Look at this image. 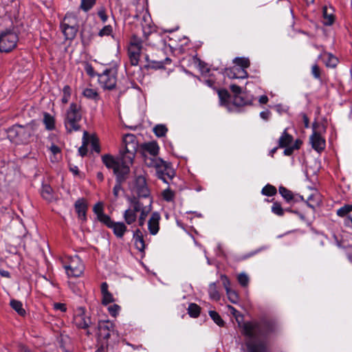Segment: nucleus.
I'll list each match as a JSON object with an SVG mask.
<instances>
[{
  "label": "nucleus",
  "instance_id": "obj_29",
  "mask_svg": "<svg viewBox=\"0 0 352 352\" xmlns=\"http://www.w3.org/2000/svg\"><path fill=\"white\" fill-rule=\"evenodd\" d=\"M251 100L246 97L245 94L242 93L240 95L234 96L233 104L238 107L244 106L250 104Z\"/></svg>",
  "mask_w": 352,
  "mask_h": 352
},
{
  "label": "nucleus",
  "instance_id": "obj_3",
  "mask_svg": "<svg viewBox=\"0 0 352 352\" xmlns=\"http://www.w3.org/2000/svg\"><path fill=\"white\" fill-rule=\"evenodd\" d=\"M91 331L96 337L98 346L96 352H113L118 342V334L115 324L109 320H101L96 326H93Z\"/></svg>",
  "mask_w": 352,
  "mask_h": 352
},
{
  "label": "nucleus",
  "instance_id": "obj_64",
  "mask_svg": "<svg viewBox=\"0 0 352 352\" xmlns=\"http://www.w3.org/2000/svg\"><path fill=\"white\" fill-rule=\"evenodd\" d=\"M270 115H271V112L268 110L263 111L260 113L261 118L265 120H268Z\"/></svg>",
  "mask_w": 352,
  "mask_h": 352
},
{
  "label": "nucleus",
  "instance_id": "obj_62",
  "mask_svg": "<svg viewBox=\"0 0 352 352\" xmlns=\"http://www.w3.org/2000/svg\"><path fill=\"white\" fill-rule=\"evenodd\" d=\"M299 201H305V200L303 196L298 195V194L294 193L292 203H297Z\"/></svg>",
  "mask_w": 352,
  "mask_h": 352
},
{
  "label": "nucleus",
  "instance_id": "obj_30",
  "mask_svg": "<svg viewBox=\"0 0 352 352\" xmlns=\"http://www.w3.org/2000/svg\"><path fill=\"white\" fill-rule=\"evenodd\" d=\"M10 307L21 316H24L26 314L25 310L23 308V304L17 300H11L10 302Z\"/></svg>",
  "mask_w": 352,
  "mask_h": 352
},
{
  "label": "nucleus",
  "instance_id": "obj_53",
  "mask_svg": "<svg viewBox=\"0 0 352 352\" xmlns=\"http://www.w3.org/2000/svg\"><path fill=\"white\" fill-rule=\"evenodd\" d=\"M97 14L102 23H106L107 21L108 15L107 14L106 9L104 7L100 8Z\"/></svg>",
  "mask_w": 352,
  "mask_h": 352
},
{
  "label": "nucleus",
  "instance_id": "obj_35",
  "mask_svg": "<svg viewBox=\"0 0 352 352\" xmlns=\"http://www.w3.org/2000/svg\"><path fill=\"white\" fill-rule=\"evenodd\" d=\"M208 294L212 300L217 301L220 299V294L217 289L216 283H212L209 285Z\"/></svg>",
  "mask_w": 352,
  "mask_h": 352
},
{
  "label": "nucleus",
  "instance_id": "obj_47",
  "mask_svg": "<svg viewBox=\"0 0 352 352\" xmlns=\"http://www.w3.org/2000/svg\"><path fill=\"white\" fill-rule=\"evenodd\" d=\"M162 196L165 201L168 202L173 201L175 198V192L170 188H167L162 191Z\"/></svg>",
  "mask_w": 352,
  "mask_h": 352
},
{
  "label": "nucleus",
  "instance_id": "obj_54",
  "mask_svg": "<svg viewBox=\"0 0 352 352\" xmlns=\"http://www.w3.org/2000/svg\"><path fill=\"white\" fill-rule=\"evenodd\" d=\"M94 212L97 215V218L100 216V214L104 213L103 204L102 202H98L94 206Z\"/></svg>",
  "mask_w": 352,
  "mask_h": 352
},
{
  "label": "nucleus",
  "instance_id": "obj_18",
  "mask_svg": "<svg viewBox=\"0 0 352 352\" xmlns=\"http://www.w3.org/2000/svg\"><path fill=\"white\" fill-rule=\"evenodd\" d=\"M160 215L157 212H154L148 222V229L151 234L155 235L160 229Z\"/></svg>",
  "mask_w": 352,
  "mask_h": 352
},
{
  "label": "nucleus",
  "instance_id": "obj_46",
  "mask_svg": "<svg viewBox=\"0 0 352 352\" xmlns=\"http://www.w3.org/2000/svg\"><path fill=\"white\" fill-rule=\"evenodd\" d=\"M352 211V205H344L337 210V214L340 217H347L348 214Z\"/></svg>",
  "mask_w": 352,
  "mask_h": 352
},
{
  "label": "nucleus",
  "instance_id": "obj_45",
  "mask_svg": "<svg viewBox=\"0 0 352 352\" xmlns=\"http://www.w3.org/2000/svg\"><path fill=\"white\" fill-rule=\"evenodd\" d=\"M151 209L148 207H146L144 210L142 211L141 214H140L139 217H138V225L141 227H142L146 221V219L150 212Z\"/></svg>",
  "mask_w": 352,
  "mask_h": 352
},
{
  "label": "nucleus",
  "instance_id": "obj_34",
  "mask_svg": "<svg viewBox=\"0 0 352 352\" xmlns=\"http://www.w3.org/2000/svg\"><path fill=\"white\" fill-rule=\"evenodd\" d=\"M217 94L219 98V103L222 106H226L228 104L230 94L225 89H218Z\"/></svg>",
  "mask_w": 352,
  "mask_h": 352
},
{
  "label": "nucleus",
  "instance_id": "obj_16",
  "mask_svg": "<svg viewBox=\"0 0 352 352\" xmlns=\"http://www.w3.org/2000/svg\"><path fill=\"white\" fill-rule=\"evenodd\" d=\"M310 142L312 148L318 153H320L325 148V140L315 130L310 136Z\"/></svg>",
  "mask_w": 352,
  "mask_h": 352
},
{
  "label": "nucleus",
  "instance_id": "obj_15",
  "mask_svg": "<svg viewBox=\"0 0 352 352\" xmlns=\"http://www.w3.org/2000/svg\"><path fill=\"white\" fill-rule=\"evenodd\" d=\"M144 58L146 62V65H145L144 67L146 69H163L165 67V65H170L171 63V59L168 57L165 58L164 60H158L155 59H151L149 56L148 54H146Z\"/></svg>",
  "mask_w": 352,
  "mask_h": 352
},
{
  "label": "nucleus",
  "instance_id": "obj_10",
  "mask_svg": "<svg viewBox=\"0 0 352 352\" xmlns=\"http://www.w3.org/2000/svg\"><path fill=\"white\" fill-rule=\"evenodd\" d=\"M142 49V39L136 35H133L128 47V55L131 65L137 66L138 65Z\"/></svg>",
  "mask_w": 352,
  "mask_h": 352
},
{
  "label": "nucleus",
  "instance_id": "obj_38",
  "mask_svg": "<svg viewBox=\"0 0 352 352\" xmlns=\"http://www.w3.org/2000/svg\"><path fill=\"white\" fill-rule=\"evenodd\" d=\"M233 63L240 68H248L250 65V60L245 57H236L233 60Z\"/></svg>",
  "mask_w": 352,
  "mask_h": 352
},
{
  "label": "nucleus",
  "instance_id": "obj_7",
  "mask_svg": "<svg viewBox=\"0 0 352 352\" xmlns=\"http://www.w3.org/2000/svg\"><path fill=\"white\" fill-rule=\"evenodd\" d=\"M74 324L79 329L87 330L86 334L88 336L93 335V324L91 318L85 314V309L79 307L76 309L73 319Z\"/></svg>",
  "mask_w": 352,
  "mask_h": 352
},
{
  "label": "nucleus",
  "instance_id": "obj_52",
  "mask_svg": "<svg viewBox=\"0 0 352 352\" xmlns=\"http://www.w3.org/2000/svg\"><path fill=\"white\" fill-rule=\"evenodd\" d=\"M238 281L243 287H246L249 283V277L245 273H241L237 277Z\"/></svg>",
  "mask_w": 352,
  "mask_h": 352
},
{
  "label": "nucleus",
  "instance_id": "obj_11",
  "mask_svg": "<svg viewBox=\"0 0 352 352\" xmlns=\"http://www.w3.org/2000/svg\"><path fill=\"white\" fill-rule=\"evenodd\" d=\"M98 80L102 88L107 90H113L116 87L117 72L113 69H107L98 75Z\"/></svg>",
  "mask_w": 352,
  "mask_h": 352
},
{
  "label": "nucleus",
  "instance_id": "obj_41",
  "mask_svg": "<svg viewBox=\"0 0 352 352\" xmlns=\"http://www.w3.org/2000/svg\"><path fill=\"white\" fill-rule=\"evenodd\" d=\"M96 0H81L80 9L85 12L90 10L96 4Z\"/></svg>",
  "mask_w": 352,
  "mask_h": 352
},
{
  "label": "nucleus",
  "instance_id": "obj_42",
  "mask_svg": "<svg viewBox=\"0 0 352 352\" xmlns=\"http://www.w3.org/2000/svg\"><path fill=\"white\" fill-rule=\"evenodd\" d=\"M209 315L212 320L219 327L224 325V321L221 318L220 315L215 311H210Z\"/></svg>",
  "mask_w": 352,
  "mask_h": 352
},
{
  "label": "nucleus",
  "instance_id": "obj_4",
  "mask_svg": "<svg viewBox=\"0 0 352 352\" xmlns=\"http://www.w3.org/2000/svg\"><path fill=\"white\" fill-rule=\"evenodd\" d=\"M36 130V125L34 122L25 125L16 124L8 129V137L16 144H28L33 140Z\"/></svg>",
  "mask_w": 352,
  "mask_h": 352
},
{
  "label": "nucleus",
  "instance_id": "obj_6",
  "mask_svg": "<svg viewBox=\"0 0 352 352\" xmlns=\"http://www.w3.org/2000/svg\"><path fill=\"white\" fill-rule=\"evenodd\" d=\"M129 208L123 213V219L126 224L131 225L135 223L138 216L147 206H144L135 196L128 198Z\"/></svg>",
  "mask_w": 352,
  "mask_h": 352
},
{
  "label": "nucleus",
  "instance_id": "obj_23",
  "mask_svg": "<svg viewBox=\"0 0 352 352\" xmlns=\"http://www.w3.org/2000/svg\"><path fill=\"white\" fill-rule=\"evenodd\" d=\"M322 23L324 25H331L335 21V16L333 14L332 8L324 6L322 8Z\"/></svg>",
  "mask_w": 352,
  "mask_h": 352
},
{
  "label": "nucleus",
  "instance_id": "obj_31",
  "mask_svg": "<svg viewBox=\"0 0 352 352\" xmlns=\"http://www.w3.org/2000/svg\"><path fill=\"white\" fill-rule=\"evenodd\" d=\"M278 192L285 201L288 204L292 203L294 192L284 186L278 188Z\"/></svg>",
  "mask_w": 352,
  "mask_h": 352
},
{
  "label": "nucleus",
  "instance_id": "obj_60",
  "mask_svg": "<svg viewBox=\"0 0 352 352\" xmlns=\"http://www.w3.org/2000/svg\"><path fill=\"white\" fill-rule=\"evenodd\" d=\"M49 150L54 155L60 154L61 151L60 148L55 144H52L51 146L49 148Z\"/></svg>",
  "mask_w": 352,
  "mask_h": 352
},
{
  "label": "nucleus",
  "instance_id": "obj_17",
  "mask_svg": "<svg viewBox=\"0 0 352 352\" xmlns=\"http://www.w3.org/2000/svg\"><path fill=\"white\" fill-rule=\"evenodd\" d=\"M74 208L78 214V219L85 222L87 221V211L88 205L86 200L83 198L78 199L74 204Z\"/></svg>",
  "mask_w": 352,
  "mask_h": 352
},
{
  "label": "nucleus",
  "instance_id": "obj_13",
  "mask_svg": "<svg viewBox=\"0 0 352 352\" xmlns=\"http://www.w3.org/2000/svg\"><path fill=\"white\" fill-rule=\"evenodd\" d=\"M155 170L157 177L166 184H168V180L172 179L175 175V171L171 168L170 163L164 160L163 164H160V168L157 167Z\"/></svg>",
  "mask_w": 352,
  "mask_h": 352
},
{
  "label": "nucleus",
  "instance_id": "obj_32",
  "mask_svg": "<svg viewBox=\"0 0 352 352\" xmlns=\"http://www.w3.org/2000/svg\"><path fill=\"white\" fill-rule=\"evenodd\" d=\"M41 194L42 197L48 201H52L54 199L52 188L49 185L42 186Z\"/></svg>",
  "mask_w": 352,
  "mask_h": 352
},
{
  "label": "nucleus",
  "instance_id": "obj_9",
  "mask_svg": "<svg viewBox=\"0 0 352 352\" xmlns=\"http://www.w3.org/2000/svg\"><path fill=\"white\" fill-rule=\"evenodd\" d=\"M60 27L65 38L73 40L78 30L76 17L72 14H67Z\"/></svg>",
  "mask_w": 352,
  "mask_h": 352
},
{
  "label": "nucleus",
  "instance_id": "obj_36",
  "mask_svg": "<svg viewBox=\"0 0 352 352\" xmlns=\"http://www.w3.org/2000/svg\"><path fill=\"white\" fill-rule=\"evenodd\" d=\"M271 210L273 214L278 217H283L285 214V210L278 201L273 202Z\"/></svg>",
  "mask_w": 352,
  "mask_h": 352
},
{
  "label": "nucleus",
  "instance_id": "obj_48",
  "mask_svg": "<svg viewBox=\"0 0 352 352\" xmlns=\"http://www.w3.org/2000/svg\"><path fill=\"white\" fill-rule=\"evenodd\" d=\"M113 33V28L111 25H104L99 32H98V36L100 37H103L104 36H111Z\"/></svg>",
  "mask_w": 352,
  "mask_h": 352
},
{
  "label": "nucleus",
  "instance_id": "obj_12",
  "mask_svg": "<svg viewBox=\"0 0 352 352\" xmlns=\"http://www.w3.org/2000/svg\"><path fill=\"white\" fill-rule=\"evenodd\" d=\"M65 272L69 277H79L84 271V265L80 258L76 255L68 259V263L63 265Z\"/></svg>",
  "mask_w": 352,
  "mask_h": 352
},
{
  "label": "nucleus",
  "instance_id": "obj_5",
  "mask_svg": "<svg viewBox=\"0 0 352 352\" xmlns=\"http://www.w3.org/2000/svg\"><path fill=\"white\" fill-rule=\"evenodd\" d=\"M81 106L72 102L65 111L63 123L67 133H72L81 129L80 121L82 120Z\"/></svg>",
  "mask_w": 352,
  "mask_h": 352
},
{
  "label": "nucleus",
  "instance_id": "obj_37",
  "mask_svg": "<svg viewBox=\"0 0 352 352\" xmlns=\"http://www.w3.org/2000/svg\"><path fill=\"white\" fill-rule=\"evenodd\" d=\"M200 307L195 303H190L188 305V314L192 318H197L200 314Z\"/></svg>",
  "mask_w": 352,
  "mask_h": 352
},
{
  "label": "nucleus",
  "instance_id": "obj_2",
  "mask_svg": "<svg viewBox=\"0 0 352 352\" xmlns=\"http://www.w3.org/2000/svg\"><path fill=\"white\" fill-rule=\"evenodd\" d=\"M275 324L269 320L250 321L243 324V334L247 337L248 352H267L266 342L261 340L275 331Z\"/></svg>",
  "mask_w": 352,
  "mask_h": 352
},
{
  "label": "nucleus",
  "instance_id": "obj_19",
  "mask_svg": "<svg viewBox=\"0 0 352 352\" xmlns=\"http://www.w3.org/2000/svg\"><path fill=\"white\" fill-rule=\"evenodd\" d=\"M318 59H322L326 67L334 68L338 63V59L332 54L324 52L318 56Z\"/></svg>",
  "mask_w": 352,
  "mask_h": 352
},
{
  "label": "nucleus",
  "instance_id": "obj_57",
  "mask_svg": "<svg viewBox=\"0 0 352 352\" xmlns=\"http://www.w3.org/2000/svg\"><path fill=\"white\" fill-rule=\"evenodd\" d=\"M267 246H262L254 251H252L250 252H249L248 254H247L246 255L244 256V258H250L251 256H253L254 255H256V254L261 252V251L263 250H267Z\"/></svg>",
  "mask_w": 352,
  "mask_h": 352
},
{
  "label": "nucleus",
  "instance_id": "obj_27",
  "mask_svg": "<svg viewBox=\"0 0 352 352\" xmlns=\"http://www.w3.org/2000/svg\"><path fill=\"white\" fill-rule=\"evenodd\" d=\"M143 149L151 155H157L160 148L157 142H150L144 144Z\"/></svg>",
  "mask_w": 352,
  "mask_h": 352
},
{
  "label": "nucleus",
  "instance_id": "obj_14",
  "mask_svg": "<svg viewBox=\"0 0 352 352\" xmlns=\"http://www.w3.org/2000/svg\"><path fill=\"white\" fill-rule=\"evenodd\" d=\"M134 190L138 195V198H147L150 196V190L147 186L144 177L140 175L136 177L135 180Z\"/></svg>",
  "mask_w": 352,
  "mask_h": 352
},
{
  "label": "nucleus",
  "instance_id": "obj_44",
  "mask_svg": "<svg viewBox=\"0 0 352 352\" xmlns=\"http://www.w3.org/2000/svg\"><path fill=\"white\" fill-rule=\"evenodd\" d=\"M82 94L85 97L89 99L96 100L98 98V92L94 89L87 88L83 91Z\"/></svg>",
  "mask_w": 352,
  "mask_h": 352
},
{
  "label": "nucleus",
  "instance_id": "obj_22",
  "mask_svg": "<svg viewBox=\"0 0 352 352\" xmlns=\"http://www.w3.org/2000/svg\"><path fill=\"white\" fill-rule=\"evenodd\" d=\"M133 240L135 248L140 252H144L145 249V242L142 232L137 229L133 233Z\"/></svg>",
  "mask_w": 352,
  "mask_h": 352
},
{
  "label": "nucleus",
  "instance_id": "obj_8",
  "mask_svg": "<svg viewBox=\"0 0 352 352\" xmlns=\"http://www.w3.org/2000/svg\"><path fill=\"white\" fill-rule=\"evenodd\" d=\"M19 41L18 34L13 30H6L0 33V51L9 52L14 49Z\"/></svg>",
  "mask_w": 352,
  "mask_h": 352
},
{
  "label": "nucleus",
  "instance_id": "obj_40",
  "mask_svg": "<svg viewBox=\"0 0 352 352\" xmlns=\"http://www.w3.org/2000/svg\"><path fill=\"white\" fill-rule=\"evenodd\" d=\"M153 131L156 136L161 138L166 135L168 129L164 124H157L153 128Z\"/></svg>",
  "mask_w": 352,
  "mask_h": 352
},
{
  "label": "nucleus",
  "instance_id": "obj_49",
  "mask_svg": "<svg viewBox=\"0 0 352 352\" xmlns=\"http://www.w3.org/2000/svg\"><path fill=\"white\" fill-rule=\"evenodd\" d=\"M120 309L121 307L117 304H113L108 307L109 314L115 318L119 314Z\"/></svg>",
  "mask_w": 352,
  "mask_h": 352
},
{
  "label": "nucleus",
  "instance_id": "obj_63",
  "mask_svg": "<svg viewBox=\"0 0 352 352\" xmlns=\"http://www.w3.org/2000/svg\"><path fill=\"white\" fill-rule=\"evenodd\" d=\"M91 146H92V149L94 151H95L97 153H100V146H99L98 143L97 142V141L94 138L91 140Z\"/></svg>",
  "mask_w": 352,
  "mask_h": 352
},
{
  "label": "nucleus",
  "instance_id": "obj_50",
  "mask_svg": "<svg viewBox=\"0 0 352 352\" xmlns=\"http://www.w3.org/2000/svg\"><path fill=\"white\" fill-rule=\"evenodd\" d=\"M246 68H236V72H238V76H231L229 74V77L230 78H246L248 77V74L245 70Z\"/></svg>",
  "mask_w": 352,
  "mask_h": 352
},
{
  "label": "nucleus",
  "instance_id": "obj_26",
  "mask_svg": "<svg viewBox=\"0 0 352 352\" xmlns=\"http://www.w3.org/2000/svg\"><path fill=\"white\" fill-rule=\"evenodd\" d=\"M293 141L292 135L287 132V129L284 130L278 140V146L284 148L289 146Z\"/></svg>",
  "mask_w": 352,
  "mask_h": 352
},
{
  "label": "nucleus",
  "instance_id": "obj_20",
  "mask_svg": "<svg viewBox=\"0 0 352 352\" xmlns=\"http://www.w3.org/2000/svg\"><path fill=\"white\" fill-rule=\"evenodd\" d=\"M111 226L109 228L113 230V234L118 239H122L128 230L126 224L120 221H114Z\"/></svg>",
  "mask_w": 352,
  "mask_h": 352
},
{
  "label": "nucleus",
  "instance_id": "obj_55",
  "mask_svg": "<svg viewBox=\"0 0 352 352\" xmlns=\"http://www.w3.org/2000/svg\"><path fill=\"white\" fill-rule=\"evenodd\" d=\"M311 74L316 79H320V69L317 64L312 65Z\"/></svg>",
  "mask_w": 352,
  "mask_h": 352
},
{
  "label": "nucleus",
  "instance_id": "obj_28",
  "mask_svg": "<svg viewBox=\"0 0 352 352\" xmlns=\"http://www.w3.org/2000/svg\"><path fill=\"white\" fill-rule=\"evenodd\" d=\"M321 201L320 195L318 193L311 195L308 199L305 201V203L308 207L315 210L316 207L319 206Z\"/></svg>",
  "mask_w": 352,
  "mask_h": 352
},
{
  "label": "nucleus",
  "instance_id": "obj_59",
  "mask_svg": "<svg viewBox=\"0 0 352 352\" xmlns=\"http://www.w3.org/2000/svg\"><path fill=\"white\" fill-rule=\"evenodd\" d=\"M54 309L56 311H60L62 312H65L67 310L65 304L60 302L54 303Z\"/></svg>",
  "mask_w": 352,
  "mask_h": 352
},
{
  "label": "nucleus",
  "instance_id": "obj_51",
  "mask_svg": "<svg viewBox=\"0 0 352 352\" xmlns=\"http://www.w3.org/2000/svg\"><path fill=\"white\" fill-rule=\"evenodd\" d=\"M226 294L228 299L232 303H237L239 301V296L236 292L233 289H229L226 291Z\"/></svg>",
  "mask_w": 352,
  "mask_h": 352
},
{
  "label": "nucleus",
  "instance_id": "obj_1",
  "mask_svg": "<svg viewBox=\"0 0 352 352\" xmlns=\"http://www.w3.org/2000/svg\"><path fill=\"white\" fill-rule=\"evenodd\" d=\"M138 148L136 137L133 134H126L123 138L122 145L117 157L110 154L102 156V163L108 169H112L116 175V184L113 188L116 198H118L120 191L122 190V183L130 173V167L133 163Z\"/></svg>",
  "mask_w": 352,
  "mask_h": 352
},
{
  "label": "nucleus",
  "instance_id": "obj_56",
  "mask_svg": "<svg viewBox=\"0 0 352 352\" xmlns=\"http://www.w3.org/2000/svg\"><path fill=\"white\" fill-rule=\"evenodd\" d=\"M221 280L222 281L223 285L226 289V292L231 289L230 288V281L227 276L226 275H221Z\"/></svg>",
  "mask_w": 352,
  "mask_h": 352
},
{
  "label": "nucleus",
  "instance_id": "obj_39",
  "mask_svg": "<svg viewBox=\"0 0 352 352\" xmlns=\"http://www.w3.org/2000/svg\"><path fill=\"white\" fill-rule=\"evenodd\" d=\"M276 192L277 190L276 187L269 184L265 186L261 190V193L263 195L269 197L275 195Z\"/></svg>",
  "mask_w": 352,
  "mask_h": 352
},
{
  "label": "nucleus",
  "instance_id": "obj_24",
  "mask_svg": "<svg viewBox=\"0 0 352 352\" xmlns=\"http://www.w3.org/2000/svg\"><path fill=\"white\" fill-rule=\"evenodd\" d=\"M144 163L148 167L160 168V164H163V160L157 157V155L147 156L144 155Z\"/></svg>",
  "mask_w": 352,
  "mask_h": 352
},
{
  "label": "nucleus",
  "instance_id": "obj_33",
  "mask_svg": "<svg viewBox=\"0 0 352 352\" xmlns=\"http://www.w3.org/2000/svg\"><path fill=\"white\" fill-rule=\"evenodd\" d=\"M88 133L87 131H85L83 133V137H82V146L78 148V153L80 156L84 157L87 153V145L89 144V140H88Z\"/></svg>",
  "mask_w": 352,
  "mask_h": 352
},
{
  "label": "nucleus",
  "instance_id": "obj_25",
  "mask_svg": "<svg viewBox=\"0 0 352 352\" xmlns=\"http://www.w3.org/2000/svg\"><path fill=\"white\" fill-rule=\"evenodd\" d=\"M43 122L47 130L52 131L55 129V118L49 113L45 112L43 113Z\"/></svg>",
  "mask_w": 352,
  "mask_h": 352
},
{
  "label": "nucleus",
  "instance_id": "obj_58",
  "mask_svg": "<svg viewBox=\"0 0 352 352\" xmlns=\"http://www.w3.org/2000/svg\"><path fill=\"white\" fill-rule=\"evenodd\" d=\"M230 90L234 94V96L240 95L243 93L241 87L234 84L230 85Z\"/></svg>",
  "mask_w": 352,
  "mask_h": 352
},
{
  "label": "nucleus",
  "instance_id": "obj_21",
  "mask_svg": "<svg viewBox=\"0 0 352 352\" xmlns=\"http://www.w3.org/2000/svg\"><path fill=\"white\" fill-rule=\"evenodd\" d=\"M108 284L106 282L102 283L100 286L101 294L102 296V303L104 305L115 301V298L112 294L108 290Z\"/></svg>",
  "mask_w": 352,
  "mask_h": 352
},
{
  "label": "nucleus",
  "instance_id": "obj_61",
  "mask_svg": "<svg viewBox=\"0 0 352 352\" xmlns=\"http://www.w3.org/2000/svg\"><path fill=\"white\" fill-rule=\"evenodd\" d=\"M199 67L202 73H208L210 72V69L207 67V65L204 62L200 61L199 63Z\"/></svg>",
  "mask_w": 352,
  "mask_h": 352
},
{
  "label": "nucleus",
  "instance_id": "obj_43",
  "mask_svg": "<svg viewBox=\"0 0 352 352\" xmlns=\"http://www.w3.org/2000/svg\"><path fill=\"white\" fill-rule=\"evenodd\" d=\"M97 219L100 222L104 224L109 228L111 227V226L114 222L109 215L104 213L100 214V216H99Z\"/></svg>",
  "mask_w": 352,
  "mask_h": 352
}]
</instances>
